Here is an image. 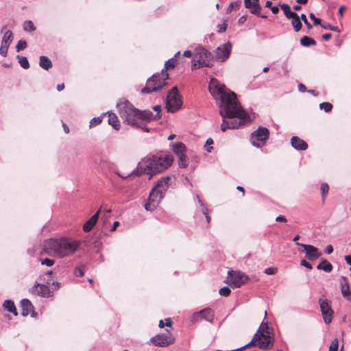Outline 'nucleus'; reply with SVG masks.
<instances>
[{"mask_svg":"<svg viewBox=\"0 0 351 351\" xmlns=\"http://www.w3.org/2000/svg\"><path fill=\"white\" fill-rule=\"evenodd\" d=\"M232 50V45L228 42L219 46L215 51V58L217 60L225 62L230 56Z\"/></svg>","mask_w":351,"mask_h":351,"instance_id":"4468645a","label":"nucleus"},{"mask_svg":"<svg viewBox=\"0 0 351 351\" xmlns=\"http://www.w3.org/2000/svg\"><path fill=\"white\" fill-rule=\"evenodd\" d=\"M214 317L215 313L210 308H206L194 313L193 315V320L197 322L200 319H205L210 323H213Z\"/></svg>","mask_w":351,"mask_h":351,"instance_id":"f3484780","label":"nucleus"},{"mask_svg":"<svg viewBox=\"0 0 351 351\" xmlns=\"http://www.w3.org/2000/svg\"><path fill=\"white\" fill-rule=\"evenodd\" d=\"M178 165L180 168H186L189 165V161L187 157L186 156V154L180 155L178 156Z\"/></svg>","mask_w":351,"mask_h":351,"instance_id":"2f4dec72","label":"nucleus"},{"mask_svg":"<svg viewBox=\"0 0 351 351\" xmlns=\"http://www.w3.org/2000/svg\"><path fill=\"white\" fill-rule=\"evenodd\" d=\"M280 6L285 13V15L287 19H291V16H294L295 12L291 10L290 6L288 4L282 3L280 4Z\"/></svg>","mask_w":351,"mask_h":351,"instance_id":"7c9ffc66","label":"nucleus"},{"mask_svg":"<svg viewBox=\"0 0 351 351\" xmlns=\"http://www.w3.org/2000/svg\"><path fill=\"white\" fill-rule=\"evenodd\" d=\"M300 245L304 247L306 253V258L310 261H315L317 258H319L321 256V253L319 252L318 249L315 246L307 244Z\"/></svg>","mask_w":351,"mask_h":351,"instance_id":"6ab92c4d","label":"nucleus"},{"mask_svg":"<svg viewBox=\"0 0 351 351\" xmlns=\"http://www.w3.org/2000/svg\"><path fill=\"white\" fill-rule=\"evenodd\" d=\"M291 144L294 149L300 151H304L308 147L307 143L298 136H293L291 138Z\"/></svg>","mask_w":351,"mask_h":351,"instance_id":"412c9836","label":"nucleus"},{"mask_svg":"<svg viewBox=\"0 0 351 351\" xmlns=\"http://www.w3.org/2000/svg\"><path fill=\"white\" fill-rule=\"evenodd\" d=\"M259 0H244L245 8L251 9V13L259 15L261 8L259 5Z\"/></svg>","mask_w":351,"mask_h":351,"instance_id":"4be33fe9","label":"nucleus"},{"mask_svg":"<svg viewBox=\"0 0 351 351\" xmlns=\"http://www.w3.org/2000/svg\"><path fill=\"white\" fill-rule=\"evenodd\" d=\"M175 341L174 337L169 330L166 332L159 335H156L150 339V343H153L155 346L167 347L172 344Z\"/></svg>","mask_w":351,"mask_h":351,"instance_id":"9b49d317","label":"nucleus"},{"mask_svg":"<svg viewBox=\"0 0 351 351\" xmlns=\"http://www.w3.org/2000/svg\"><path fill=\"white\" fill-rule=\"evenodd\" d=\"M332 37V35L331 34H329V33H327V34H324V35H322V38L323 40H329Z\"/></svg>","mask_w":351,"mask_h":351,"instance_id":"052dcab7","label":"nucleus"},{"mask_svg":"<svg viewBox=\"0 0 351 351\" xmlns=\"http://www.w3.org/2000/svg\"><path fill=\"white\" fill-rule=\"evenodd\" d=\"M325 252L327 254H331L333 252V247L331 245H328L326 246Z\"/></svg>","mask_w":351,"mask_h":351,"instance_id":"bf43d9fd","label":"nucleus"},{"mask_svg":"<svg viewBox=\"0 0 351 351\" xmlns=\"http://www.w3.org/2000/svg\"><path fill=\"white\" fill-rule=\"evenodd\" d=\"M101 121H102L101 118H100V117H94L90 121V127L95 126V125L101 123Z\"/></svg>","mask_w":351,"mask_h":351,"instance_id":"49530a36","label":"nucleus"},{"mask_svg":"<svg viewBox=\"0 0 351 351\" xmlns=\"http://www.w3.org/2000/svg\"><path fill=\"white\" fill-rule=\"evenodd\" d=\"M27 47V43L25 40H19L16 46V51L19 52Z\"/></svg>","mask_w":351,"mask_h":351,"instance_id":"79ce46f5","label":"nucleus"},{"mask_svg":"<svg viewBox=\"0 0 351 351\" xmlns=\"http://www.w3.org/2000/svg\"><path fill=\"white\" fill-rule=\"evenodd\" d=\"M171 147L173 152L177 156L186 154V147L182 142L172 143Z\"/></svg>","mask_w":351,"mask_h":351,"instance_id":"5701e85b","label":"nucleus"},{"mask_svg":"<svg viewBox=\"0 0 351 351\" xmlns=\"http://www.w3.org/2000/svg\"><path fill=\"white\" fill-rule=\"evenodd\" d=\"M231 293V290L229 287H221L219 291V293L221 295V296H224V297H228L230 295Z\"/></svg>","mask_w":351,"mask_h":351,"instance_id":"58836bf2","label":"nucleus"},{"mask_svg":"<svg viewBox=\"0 0 351 351\" xmlns=\"http://www.w3.org/2000/svg\"><path fill=\"white\" fill-rule=\"evenodd\" d=\"M117 107L123 123H126L134 128H141L143 131L146 132H149V129L144 126V123L156 121L161 118V114H154L149 110H138L128 101L120 103Z\"/></svg>","mask_w":351,"mask_h":351,"instance_id":"f03ea898","label":"nucleus"},{"mask_svg":"<svg viewBox=\"0 0 351 351\" xmlns=\"http://www.w3.org/2000/svg\"><path fill=\"white\" fill-rule=\"evenodd\" d=\"M2 32H4V35L1 41V43L10 45L13 40V34L10 30H7V26L5 25L1 29Z\"/></svg>","mask_w":351,"mask_h":351,"instance_id":"393cba45","label":"nucleus"},{"mask_svg":"<svg viewBox=\"0 0 351 351\" xmlns=\"http://www.w3.org/2000/svg\"><path fill=\"white\" fill-rule=\"evenodd\" d=\"M164 196L152 188L147 202L145 204V208L148 211L154 210L159 205L160 201L162 199Z\"/></svg>","mask_w":351,"mask_h":351,"instance_id":"ddd939ff","label":"nucleus"},{"mask_svg":"<svg viewBox=\"0 0 351 351\" xmlns=\"http://www.w3.org/2000/svg\"><path fill=\"white\" fill-rule=\"evenodd\" d=\"M318 270H324L326 272H330L332 270V265H317Z\"/></svg>","mask_w":351,"mask_h":351,"instance_id":"4c0bfd02","label":"nucleus"},{"mask_svg":"<svg viewBox=\"0 0 351 351\" xmlns=\"http://www.w3.org/2000/svg\"><path fill=\"white\" fill-rule=\"evenodd\" d=\"M346 10V7L344 5H341L339 8V14L341 15V16H343V12H344V10Z\"/></svg>","mask_w":351,"mask_h":351,"instance_id":"69168bd1","label":"nucleus"},{"mask_svg":"<svg viewBox=\"0 0 351 351\" xmlns=\"http://www.w3.org/2000/svg\"><path fill=\"white\" fill-rule=\"evenodd\" d=\"M271 12L273 14H276L279 12V8L277 6H274L271 8Z\"/></svg>","mask_w":351,"mask_h":351,"instance_id":"338daca9","label":"nucleus"},{"mask_svg":"<svg viewBox=\"0 0 351 351\" xmlns=\"http://www.w3.org/2000/svg\"><path fill=\"white\" fill-rule=\"evenodd\" d=\"M51 285L53 287L51 289L54 290V292L58 290L60 287V283L56 281H51Z\"/></svg>","mask_w":351,"mask_h":351,"instance_id":"5fc2aeb1","label":"nucleus"},{"mask_svg":"<svg viewBox=\"0 0 351 351\" xmlns=\"http://www.w3.org/2000/svg\"><path fill=\"white\" fill-rule=\"evenodd\" d=\"M182 100L178 94L177 86H174L168 93L167 96L166 108L168 112H175L182 107Z\"/></svg>","mask_w":351,"mask_h":351,"instance_id":"1a4fd4ad","label":"nucleus"},{"mask_svg":"<svg viewBox=\"0 0 351 351\" xmlns=\"http://www.w3.org/2000/svg\"><path fill=\"white\" fill-rule=\"evenodd\" d=\"M300 44L304 47H308L310 45H315L316 41L307 36H304L300 39Z\"/></svg>","mask_w":351,"mask_h":351,"instance_id":"c756f323","label":"nucleus"},{"mask_svg":"<svg viewBox=\"0 0 351 351\" xmlns=\"http://www.w3.org/2000/svg\"><path fill=\"white\" fill-rule=\"evenodd\" d=\"M319 306L323 315V319L326 324H330L332 322L333 315V310L329 305L327 300H319Z\"/></svg>","mask_w":351,"mask_h":351,"instance_id":"dca6fc26","label":"nucleus"},{"mask_svg":"<svg viewBox=\"0 0 351 351\" xmlns=\"http://www.w3.org/2000/svg\"><path fill=\"white\" fill-rule=\"evenodd\" d=\"M214 143V141L212 138H208L206 145H205V149L208 152H211V150L213 149V147L210 145Z\"/></svg>","mask_w":351,"mask_h":351,"instance_id":"a18cd8bd","label":"nucleus"},{"mask_svg":"<svg viewBox=\"0 0 351 351\" xmlns=\"http://www.w3.org/2000/svg\"><path fill=\"white\" fill-rule=\"evenodd\" d=\"M209 91L218 102L219 114L223 118L221 125L223 132L228 129H238L249 123L250 117L241 107L234 92L213 78L209 84Z\"/></svg>","mask_w":351,"mask_h":351,"instance_id":"f257e3e1","label":"nucleus"},{"mask_svg":"<svg viewBox=\"0 0 351 351\" xmlns=\"http://www.w3.org/2000/svg\"><path fill=\"white\" fill-rule=\"evenodd\" d=\"M214 58L212 53L204 47L195 49V54L192 60V70L200 67H212Z\"/></svg>","mask_w":351,"mask_h":351,"instance_id":"423d86ee","label":"nucleus"},{"mask_svg":"<svg viewBox=\"0 0 351 351\" xmlns=\"http://www.w3.org/2000/svg\"><path fill=\"white\" fill-rule=\"evenodd\" d=\"M298 90L301 93H304L305 91H306V87L303 84H299Z\"/></svg>","mask_w":351,"mask_h":351,"instance_id":"13d9d810","label":"nucleus"},{"mask_svg":"<svg viewBox=\"0 0 351 351\" xmlns=\"http://www.w3.org/2000/svg\"><path fill=\"white\" fill-rule=\"evenodd\" d=\"M309 17L311 20L313 21L315 25H317L321 23V20L319 19L316 18L314 14L311 13Z\"/></svg>","mask_w":351,"mask_h":351,"instance_id":"603ef678","label":"nucleus"},{"mask_svg":"<svg viewBox=\"0 0 351 351\" xmlns=\"http://www.w3.org/2000/svg\"><path fill=\"white\" fill-rule=\"evenodd\" d=\"M250 278L245 273L230 269L228 271V276L225 280L232 289L240 288L247 283Z\"/></svg>","mask_w":351,"mask_h":351,"instance_id":"6e6552de","label":"nucleus"},{"mask_svg":"<svg viewBox=\"0 0 351 351\" xmlns=\"http://www.w3.org/2000/svg\"><path fill=\"white\" fill-rule=\"evenodd\" d=\"M291 19H292L291 21V25L294 29V30L298 32H299L302 27V24L300 21V17L298 15L297 13L295 14V16H291Z\"/></svg>","mask_w":351,"mask_h":351,"instance_id":"c85d7f7f","label":"nucleus"},{"mask_svg":"<svg viewBox=\"0 0 351 351\" xmlns=\"http://www.w3.org/2000/svg\"><path fill=\"white\" fill-rule=\"evenodd\" d=\"M258 348L263 350H269L274 346V333L271 331H267L266 329H263L258 333Z\"/></svg>","mask_w":351,"mask_h":351,"instance_id":"f8f14e48","label":"nucleus"},{"mask_svg":"<svg viewBox=\"0 0 351 351\" xmlns=\"http://www.w3.org/2000/svg\"><path fill=\"white\" fill-rule=\"evenodd\" d=\"M39 280L42 282H35L29 289V293L36 296L43 298H50L54 295V290L50 288L51 282L53 280V271L48 270L45 274L40 275Z\"/></svg>","mask_w":351,"mask_h":351,"instance_id":"39448f33","label":"nucleus"},{"mask_svg":"<svg viewBox=\"0 0 351 351\" xmlns=\"http://www.w3.org/2000/svg\"><path fill=\"white\" fill-rule=\"evenodd\" d=\"M345 260L347 263H351V255H348L345 256Z\"/></svg>","mask_w":351,"mask_h":351,"instance_id":"774afa93","label":"nucleus"},{"mask_svg":"<svg viewBox=\"0 0 351 351\" xmlns=\"http://www.w3.org/2000/svg\"><path fill=\"white\" fill-rule=\"evenodd\" d=\"M339 346V341L337 339H335L332 341L329 346L328 351H337Z\"/></svg>","mask_w":351,"mask_h":351,"instance_id":"a19ab883","label":"nucleus"},{"mask_svg":"<svg viewBox=\"0 0 351 351\" xmlns=\"http://www.w3.org/2000/svg\"><path fill=\"white\" fill-rule=\"evenodd\" d=\"M263 329H266L267 331H270L267 322H263L256 332L258 334L259 332H261Z\"/></svg>","mask_w":351,"mask_h":351,"instance_id":"3c124183","label":"nucleus"},{"mask_svg":"<svg viewBox=\"0 0 351 351\" xmlns=\"http://www.w3.org/2000/svg\"><path fill=\"white\" fill-rule=\"evenodd\" d=\"M9 46L10 45L1 43V46L0 47V54L2 56L5 57L7 56Z\"/></svg>","mask_w":351,"mask_h":351,"instance_id":"c03bdc74","label":"nucleus"},{"mask_svg":"<svg viewBox=\"0 0 351 351\" xmlns=\"http://www.w3.org/2000/svg\"><path fill=\"white\" fill-rule=\"evenodd\" d=\"M101 208H99L84 225L83 230L85 232H90L93 228L96 225L99 219Z\"/></svg>","mask_w":351,"mask_h":351,"instance_id":"aec40b11","label":"nucleus"},{"mask_svg":"<svg viewBox=\"0 0 351 351\" xmlns=\"http://www.w3.org/2000/svg\"><path fill=\"white\" fill-rule=\"evenodd\" d=\"M276 221L277 222H283V223H286L287 221L286 217L285 216H283V215L278 216L276 218Z\"/></svg>","mask_w":351,"mask_h":351,"instance_id":"4d7b16f0","label":"nucleus"},{"mask_svg":"<svg viewBox=\"0 0 351 351\" xmlns=\"http://www.w3.org/2000/svg\"><path fill=\"white\" fill-rule=\"evenodd\" d=\"M153 109L157 112L156 114H160V112H161V106H159V105H156L154 107H153Z\"/></svg>","mask_w":351,"mask_h":351,"instance_id":"e2e57ef3","label":"nucleus"},{"mask_svg":"<svg viewBox=\"0 0 351 351\" xmlns=\"http://www.w3.org/2000/svg\"><path fill=\"white\" fill-rule=\"evenodd\" d=\"M217 27L219 28L217 32L219 33H222V32H224L226 30L227 25L226 24V23H223L222 24L218 25Z\"/></svg>","mask_w":351,"mask_h":351,"instance_id":"864d4df0","label":"nucleus"},{"mask_svg":"<svg viewBox=\"0 0 351 351\" xmlns=\"http://www.w3.org/2000/svg\"><path fill=\"white\" fill-rule=\"evenodd\" d=\"M80 242L71 238L63 237L60 239H50L45 245L47 254L55 257L63 258L77 252Z\"/></svg>","mask_w":351,"mask_h":351,"instance_id":"20e7f679","label":"nucleus"},{"mask_svg":"<svg viewBox=\"0 0 351 351\" xmlns=\"http://www.w3.org/2000/svg\"><path fill=\"white\" fill-rule=\"evenodd\" d=\"M241 4V1H237L234 3H231L229 5V9H234L239 8Z\"/></svg>","mask_w":351,"mask_h":351,"instance_id":"6e6d98bb","label":"nucleus"},{"mask_svg":"<svg viewBox=\"0 0 351 351\" xmlns=\"http://www.w3.org/2000/svg\"><path fill=\"white\" fill-rule=\"evenodd\" d=\"M169 78V74L162 70L160 74H154L149 77L146 82V85L142 88L141 93L143 94L151 93L160 90L167 84L165 81Z\"/></svg>","mask_w":351,"mask_h":351,"instance_id":"0eeeda50","label":"nucleus"},{"mask_svg":"<svg viewBox=\"0 0 351 351\" xmlns=\"http://www.w3.org/2000/svg\"><path fill=\"white\" fill-rule=\"evenodd\" d=\"M17 58L19 59V62L22 68L25 69L29 68V64L26 57L18 56Z\"/></svg>","mask_w":351,"mask_h":351,"instance_id":"f704fd0d","label":"nucleus"},{"mask_svg":"<svg viewBox=\"0 0 351 351\" xmlns=\"http://www.w3.org/2000/svg\"><path fill=\"white\" fill-rule=\"evenodd\" d=\"M322 27L326 29H330L334 32H339L340 30L337 26H332L330 24L323 25Z\"/></svg>","mask_w":351,"mask_h":351,"instance_id":"09e8293b","label":"nucleus"},{"mask_svg":"<svg viewBox=\"0 0 351 351\" xmlns=\"http://www.w3.org/2000/svg\"><path fill=\"white\" fill-rule=\"evenodd\" d=\"M340 287L341 292L343 297L345 298L346 295L349 293L350 291V285L348 280V278L345 276H341L340 278Z\"/></svg>","mask_w":351,"mask_h":351,"instance_id":"b1692460","label":"nucleus"},{"mask_svg":"<svg viewBox=\"0 0 351 351\" xmlns=\"http://www.w3.org/2000/svg\"><path fill=\"white\" fill-rule=\"evenodd\" d=\"M320 189L322 195V199L324 200L325 197L329 191V186L326 183H322Z\"/></svg>","mask_w":351,"mask_h":351,"instance_id":"ea45409f","label":"nucleus"},{"mask_svg":"<svg viewBox=\"0 0 351 351\" xmlns=\"http://www.w3.org/2000/svg\"><path fill=\"white\" fill-rule=\"evenodd\" d=\"M173 158L171 155L159 152L143 158L138 165L137 173L147 174L150 180L154 175L160 173L168 169L173 163Z\"/></svg>","mask_w":351,"mask_h":351,"instance_id":"7ed1b4c3","label":"nucleus"},{"mask_svg":"<svg viewBox=\"0 0 351 351\" xmlns=\"http://www.w3.org/2000/svg\"><path fill=\"white\" fill-rule=\"evenodd\" d=\"M171 178L170 176L162 177L157 181L153 188L158 192L165 196L166 191L171 184Z\"/></svg>","mask_w":351,"mask_h":351,"instance_id":"a211bd4d","label":"nucleus"},{"mask_svg":"<svg viewBox=\"0 0 351 351\" xmlns=\"http://www.w3.org/2000/svg\"><path fill=\"white\" fill-rule=\"evenodd\" d=\"M20 308H21V315L27 317L30 315L32 317H36L37 313L34 311V306L29 299L24 298L20 302Z\"/></svg>","mask_w":351,"mask_h":351,"instance_id":"2eb2a0df","label":"nucleus"},{"mask_svg":"<svg viewBox=\"0 0 351 351\" xmlns=\"http://www.w3.org/2000/svg\"><path fill=\"white\" fill-rule=\"evenodd\" d=\"M74 273L76 276H80V277L83 276L84 274V267H76L74 270Z\"/></svg>","mask_w":351,"mask_h":351,"instance_id":"de8ad7c7","label":"nucleus"},{"mask_svg":"<svg viewBox=\"0 0 351 351\" xmlns=\"http://www.w3.org/2000/svg\"><path fill=\"white\" fill-rule=\"evenodd\" d=\"M278 268L276 267H270L268 268H266L264 270V273L267 275H274L277 273Z\"/></svg>","mask_w":351,"mask_h":351,"instance_id":"37998d69","label":"nucleus"},{"mask_svg":"<svg viewBox=\"0 0 351 351\" xmlns=\"http://www.w3.org/2000/svg\"><path fill=\"white\" fill-rule=\"evenodd\" d=\"M269 130L264 127H259L250 136L252 144L257 147H261L265 144L269 138Z\"/></svg>","mask_w":351,"mask_h":351,"instance_id":"9d476101","label":"nucleus"},{"mask_svg":"<svg viewBox=\"0 0 351 351\" xmlns=\"http://www.w3.org/2000/svg\"><path fill=\"white\" fill-rule=\"evenodd\" d=\"M39 66L45 70H49L52 67V62L47 56H41L39 58Z\"/></svg>","mask_w":351,"mask_h":351,"instance_id":"cd10ccee","label":"nucleus"},{"mask_svg":"<svg viewBox=\"0 0 351 351\" xmlns=\"http://www.w3.org/2000/svg\"><path fill=\"white\" fill-rule=\"evenodd\" d=\"M176 64H177L176 59L175 58H172L168 60L165 62V69H163V70L167 72V71L168 69H174L176 65Z\"/></svg>","mask_w":351,"mask_h":351,"instance_id":"72a5a7b5","label":"nucleus"},{"mask_svg":"<svg viewBox=\"0 0 351 351\" xmlns=\"http://www.w3.org/2000/svg\"><path fill=\"white\" fill-rule=\"evenodd\" d=\"M3 307L14 315L17 316L18 312L14 302L11 300H6L3 304Z\"/></svg>","mask_w":351,"mask_h":351,"instance_id":"bb28decb","label":"nucleus"},{"mask_svg":"<svg viewBox=\"0 0 351 351\" xmlns=\"http://www.w3.org/2000/svg\"><path fill=\"white\" fill-rule=\"evenodd\" d=\"M23 29L26 32H33L36 29V27L32 21H26L23 23Z\"/></svg>","mask_w":351,"mask_h":351,"instance_id":"c9c22d12","label":"nucleus"},{"mask_svg":"<svg viewBox=\"0 0 351 351\" xmlns=\"http://www.w3.org/2000/svg\"><path fill=\"white\" fill-rule=\"evenodd\" d=\"M192 55H193L192 52L189 50L185 51L183 53V56L186 58H191L192 56Z\"/></svg>","mask_w":351,"mask_h":351,"instance_id":"680f3d73","label":"nucleus"},{"mask_svg":"<svg viewBox=\"0 0 351 351\" xmlns=\"http://www.w3.org/2000/svg\"><path fill=\"white\" fill-rule=\"evenodd\" d=\"M258 340H260V338L258 337V332H256L252 338V339L247 343L246 344L245 346H243V347H241L240 348H242V350L246 348H249L250 346H252V345L254 346H258Z\"/></svg>","mask_w":351,"mask_h":351,"instance_id":"473e14b6","label":"nucleus"},{"mask_svg":"<svg viewBox=\"0 0 351 351\" xmlns=\"http://www.w3.org/2000/svg\"><path fill=\"white\" fill-rule=\"evenodd\" d=\"M319 108L326 112H329L332 109V104L329 102H323L319 104Z\"/></svg>","mask_w":351,"mask_h":351,"instance_id":"e433bc0d","label":"nucleus"},{"mask_svg":"<svg viewBox=\"0 0 351 351\" xmlns=\"http://www.w3.org/2000/svg\"><path fill=\"white\" fill-rule=\"evenodd\" d=\"M300 19L303 21L304 23L306 25L308 29L312 28L311 24L308 21L306 16L304 14H302Z\"/></svg>","mask_w":351,"mask_h":351,"instance_id":"8fccbe9b","label":"nucleus"},{"mask_svg":"<svg viewBox=\"0 0 351 351\" xmlns=\"http://www.w3.org/2000/svg\"><path fill=\"white\" fill-rule=\"evenodd\" d=\"M54 263V261H53V260H52V259H50V258H44V259L42 261V263Z\"/></svg>","mask_w":351,"mask_h":351,"instance_id":"0e129e2a","label":"nucleus"},{"mask_svg":"<svg viewBox=\"0 0 351 351\" xmlns=\"http://www.w3.org/2000/svg\"><path fill=\"white\" fill-rule=\"evenodd\" d=\"M108 123L111 125L116 130L120 129V122L117 116L113 112H108Z\"/></svg>","mask_w":351,"mask_h":351,"instance_id":"a878e982","label":"nucleus"}]
</instances>
